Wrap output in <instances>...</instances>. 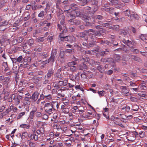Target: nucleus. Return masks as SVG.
Here are the masks:
<instances>
[{
  "mask_svg": "<svg viewBox=\"0 0 147 147\" xmlns=\"http://www.w3.org/2000/svg\"><path fill=\"white\" fill-rule=\"evenodd\" d=\"M45 131L44 128L43 127H41L36 131H34L32 134L29 135V137L30 140H34L35 141H38L41 135L44 134Z\"/></svg>",
  "mask_w": 147,
  "mask_h": 147,
  "instance_id": "1",
  "label": "nucleus"
},
{
  "mask_svg": "<svg viewBox=\"0 0 147 147\" xmlns=\"http://www.w3.org/2000/svg\"><path fill=\"white\" fill-rule=\"evenodd\" d=\"M100 36L101 34L99 31L95 32L92 29H90L88 30H85L84 32L78 33L76 36L77 37H85V36Z\"/></svg>",
  "mask_w": 147,
  "mask_h": 147,
  "instance_id": "2",
  "label": "nucleus"
},
{
  "mask_svg": "<svg viewBox=\"0 0 147 147\" xmlns=\"http://www.w3.org/2000/svg\"><path fill=\"white\" fill-rule=\"evenodd\" d=\"M43 109L46 113L50 115L54 112L52 102L46 103L44 106Z\"/></svg>",
  "mask_w": 147,
  "mask_h": 147,
  "instance_id": "3",
  "label": "nucleus"
},
{
  "mask_svg": "<svg viewBox=\"0 0 147 147\" xmlns=\"http://www.w3.org/2000/svg\"><path fill=\"white\" fill-rule=\"evenodd\" d=\"M12 98L13 104L15 105H18L20 103V100L22 99V96L19 94L15 95L14 94H13Z\"/></svg>",
  "mask_w": 147,
  "mask_h": 147,
  "instance_id": "4",
  "label": "nucleus"
},
{
  "mask_svg": "<svg viewBox=\"0 0 147 147\" xmlns=\"http://www.w3.org/2000/svg\"><path fill=\"white\" fill-rule=\"evenodd\" d=\"M57 53V50L55 49L52 51V53L51 54V56L48 60L45 61L46 63H53L54 61L55 56Z\"/></svg>",
  "mask_w": 147,
  "mask_h": 147,
  "instance_id": "5",
  "label": "nucleus"
},
{
  "mask_svg": "<svg viewBox=\"0 0 147 147\" xmlns=\"http://www.w3.org/2000/svg\"><path fill=\"white\" fill-rule=\"evenodd\" d=\"M82 13L80 11L78 10V9H77L73 11H71V13H67V16L68 17H70L74 18L76 16L80 17Z\"/></svg>",
  "mask_w": 147,
  "mask_h": 147,
  "instance_id": "6",
  "label": "nucleus"
},
{
  "mask_svg": "<svg viewBox=\"0 0 147 147\" xmlns=\"http://www.w3.org/2000/svg\"><path fill=\"white\" fill-rule=\"evenodd\" d=\"M40 93L38 91L34 92L30 96V98L33 102H35L38 99Z\"/></svg>",
  "mask_w": 147,
  "mask_h": 147,
  "instance_id": "7",
  "label": "nucleus"
},
{
  "mask_svg": "<svg viewBox=\"0 0 147 147\" xmlns=\"http://www.w3.org/2000/svg\"><path fill=\"white\" fill-rule=\"evenodd\" d=\"M121 92L125 96H129L130 95L129 90L125 86H121Z\"/></svg>",
  "mask_w": 147,
  "mask_h": 147,
  "instance_id": "8",
  "label": "nucleus"
},
{
  "mask_svg": "<svg viewBox=\"0 0 147 147\" xmlns=\"http://www.w3.org/2000/svg\"><path fill=\"white\" fill-rule=\"evenodd\" d=\"M37 109L36 107H33L32 110L30 112L29 114V118L33 119L35 115V113L37 111Z\"/></svg>",
  "mask_w": 147,
  "mask_h": 147,
  "instance_id": "9",
  "label": "nucleus"
},
{
  "mask_svg": "<svg viewBox=\"0 0 147 147\" xmlns=\"http://www.w3.org/2000/svg\"><path fill=\"white\" fill-rule=\"evenodd\" d=\"M68 37H60V39L62 41H69L71 42H74L76 41L75 37H69L70 40H69Z\"/></svg>",
  "mask_w": 147,
  "mask_h": 147,
  "instance_id": "10",
  "label": "nucleus"
},
{
  "mask_svg": "<svg viewBox=\"0 0 147 147\" xmlns=\"http://www.w3.org/2000/svg\"><path fill=\"white\" fill-rule=\"evenodd\" d=\"M103 7H102L101 9L102 11L105 10L107 11H109V13L112 14L113 13L114 8H107V6H105V4L103 6Z\"/></svg>",
  "mask_w": 147,
  "mask_h": 147,
  "instance_id": "11",
  "label": "nucleus"
},
{
  "mask_svg": "<svg viewBox=\"0 0 147 147\" xmlns=\"http://www.w3.org/2000/svg\"><path fill=\"white\" fill-rule=\"evenodd\" d=\"M70 8L66 10V11H70L71 12V11H73L78 9V6L76 4L74 3L71 4L70 6Z\"/></svg>",
  "mask_w": 147,
  "mask_h": 147,
  "instance_id": "12",
  "label": "nucleus"
},
{
  "mask_svg": "<svg viewBox=\"0 0 147 147\" xmlns=\"http://www.w3.org/2000/svg\"><path fill=\"white\" fill-rule=\"evenodd\" d=\"M130 32V30L128 28H127L124 30H121L120 31V34L121 35H123L124 36H126L127 34H129Z\"/></svg>",
  "mask_w": 147,
  "mask_h": 147,
  "instance_id": "13",
  "label": "nucleus"
},
{
  "mask_svg": "<svg viewBox=\"0 0 147 147\" xmlns=\"http://www.w3.org/2000/svg\"><path fill=\"white\" fill-rule=\"evenodd\" d=\"M52 104L53 106V109H54V111L55 110H57L59 108L60 103L57 102H52Z\"/></svg>",
  "mask_w": 147,
  "mask_h": 147,
  "instance_id": "14",
  "label": "nucleus"
},
{
  "mask_svg": "<svg viewBox=\"0 0 147 147\" xmlns=\"http://www.w3.org/2000/svg\"><path fill=\"white\" fill-rule=\"evenodd\" d=\"M91 8L89 6H87L84 7L83 9V11L85 13H87V14H91Z\"/></svg>",
  "mask_w": 147,
  "mask_h": 147,
  "instance_id": "15",
  "label": "nucleus"
},
{
  "mask_svg": "<svg viewBox=\"0 0 147 147\" xmlns=\"http://www.w3.org/2000/svg\"><path fill=\"white\" fill-rule=\"evenodd\" d=\"M42 45H38L35 47L34 48V51L36 52H41L42 50Z\"/></svg>",
  "mask_w": 147,
  "mask_h": 147,
  "instance_id": "16",
  "label": "nucleus"
},
{
  "mask_svg": "<svg viewBox=\"0 0 147 147\" xmlns=\"http://www.w3.org/2000/svg\"><path fill=\"white\" fill-rule=\"evenodd\" d=\"M54 73V70L53 69H49L48 70V72L47 74V78H51V76L53 75Z\"/></svg>",
  "mask_w": 147,
  "mask_h": 147,
  "instance_id": "17",
  "label": "nucleus"
},
{
  "mask_svg": "<svg viewBox=\"0 0 147 147\" xmlns=\"http://www.w3.org/2000/svg\"><path fill=\"white\" fill-rule=\"evenodd\" d=\"M139 107L137 105H132L131 113H134L133 111H137L138 110Z\"/></svg>",
  "mask_w": 147,
  "mask_h": 147,
  "instance_id": "18",
  "label": "nucleus"
},
{
  "mask_svg": "<svg viewBox=\"0 0 147 147\" xmlns=\"http://www.w3.org/2000/svg\"><path fill=\"white\" fill-rule=\"evenodd\" d=\"M39 79L40 78L36 76H34L30 79V80H32L34 83L36 84L40 81Z\"/></svg>",
  "mask_w": 147,
  "mask_h": 147,
  "instance_id": "19",
  "label": "nucleus"
},
{
  "mask_svg": "<svg viewBox=\"0 0 147 147\" xmlns=\"http://www.w3.org/2000/svg\"><path fill=\"white\" fill-rule=\"evenodd\" d=\"M67 29L65 28H64L63 29V30L62 32L59 34V37H68V36H65L66 33L67 32Z\"/></svg>",
  "mask_w": 147,
  "mask_h": 147,
  "instance_id": "20",
  "label": "nucleus"
},
{
  "mask_svg": "<svg viewBox=\"0 0 147 147\" xmlns=\"http://www.w3.org/2000/svg\"><path fill=\"white\" fill-rule=\"evenodd\" d=\"M20 127L24 128V129L30 128V125L29 124H22L20 125Z\"/></svg>",
  "mask_w": 147,
  "mask_h": 147,
  "instance_id": "21",
  "label": "nucleus"
},
{
  "mask_svg": "<svg viewBox=\"0 0 147 147\" xmlns=\"http://www.w3.org/2000/svg\"><path fill=\"white\" fill-rule=\"evenodd\" d=\"M130 58L134 61H139L140 60V58L138 57L133 55H129Z\"/></svg>",
  "mask_w": 147,
  "mask_h": 147,
  "instance_id": "22",
  "label": "nucleus"
},
{
  "mask_svg": "<svg viewBox=\"0 0 147 147\" xmlns=\"http://www.w3.org/2000/svg\"><path fill=\"white\" fill-rule=\"evenodd\" d=\"M25 59L23 60L24 62L20 64L19 66V68L22 69L23 68L26 67H27V65H28V63L25 61Z\"/></svg>",
  "mask_w": 147,
  "mask_h": 147,
  "instance_id": "23",
  "label": "nucleus"
},
{
  "mask_svg": "<svg viewBox=\"0 0 147 147\" xmlns=\"http://www.w3.org/2000/svg\"><path fill=\"white\" fill-rule=\"evenodd\" d=\"M43 94H45V95L46 97L45 98V100H50L52 99V95L49 94H46L45 92H42Z\"/></svg>",
  "mask_w": 147,
  "mask_h": 147,
  "instance_id": "24",
  "label": "nucleus"
},
{
  "mask_svg": "<svg viewBox=\"0 0 147 147\" xmlns=\"http://www.w3.org/2000/svg\"><path fill=\"white\" fill-rule=\"evenodd\" d=\"M39 57H41L42 58H46L48 57L47 53L45 52L39 53L38 54Z\"/></svg>",
  "mask_w": 147,
  "mask_h": 147,
  "instance_id": "25",
  "label": "nucleus"
},
{
  "mask_svg": "<svg viewBox=\"0 0 147 147\" xmlns=\"http://www.w3.org/2000/svg\"><path fill=\"white\" fill-rule=\"evenodd\" d=\"M114 58L115 61L117 62H119L121 60L120 56L118 55H115Z\"/></svg>",
  "mask_w": 147,
  "mask_h": 147,
  "instance_id": "26",
  "label": "nucleus"
},
{
  "mask_svg": "<svg viewBox=\"0 0 147 147\" xmlns=\"http://www.w3.org/2000/svg\"><path fill=\"white\" fill-rule=\"evenodd\" d=\"M130 107L129 106L126 105L125 106L123 107L121 109L123 110H125V111L127 112H129L130 111L131 112Z\"/></svg>",
  "mask_w": 147,
  "mask_h": 147,
  "instance_id": "27",
  "label": "nucleus"
},
{
  "mask_svg": "<svg viewBox=\"0 0 147 147\" xmlns=\"http://www.w3.org/2000/svg\"><path fill=\"white\" fill-rule=\"evenodd\" d=\"M69 18H70L69 20H68V22L71 25L74 24V17H68Z\"/></svg>",
  "mask_w": 147,
  "mask_h": 147,
  "instance_id": "28",
  "label": "nucleus"
},
{
  "mask_svg": "<svg viewBox=\"0 0 147 147\" xmlns=\"http://www.w3.org/2000/svg\"><path fill=\"white\" fill-rule=\"evenodd\" d=\"M27 42L29 46L32 47L34 43V40L32 38L29 39L27 40Z\"/></svg>",
  "mask_w": 147,
  "mask_h": 147,
  "instance_id": "29",
  "label": "nucleus"
},
{
  "mask_svg": "<svg viewBox=\"0 0 147 147\" xmlns=\"http://www.w3.org/2000/svg\"><path fill=\"white\" fill-rule=\"evenodd\" d=\"M87 68L88 67L85 64H83L80 65V70L85 71V70L87 69Z\"/></svg>",
  "mask_w": 147,
  "mask_h": 147,
  "instance_id": "30",
  "label": "nucleus"
},
{
  "mask_svg": "<svg viewBox=\"0 0 147 147\" xmlns=\"http://www.w3.org/2000/svg\"><path fill=\"white\" fill-rule=\"evenodd\" d=\"M26 112H22L19 114L17 117V119H19L22 118L23 116L25 115Z\"/></svg>",
  "mask_w": 147,
  "mask_h": 147,
  "instance_id": "31",
  "label": "nucleus"
},
{
  "mask_svg": "<svg viewBox=\"0 0 147 147\" xmlns=\"http://www.w3.org/2000/svg\"><path fill=\"white\" fill-rule=\"evenodd\" d=\"M60 17H61L62 19V20H61V19L60 18V19L61 20L60 21V24L62 25H63L64 24L65 22V16H64V15L61 14L60 16Z\"/></svg>",
  "mask_w": 147,
  "mask_h": 147,
  "instance_id": "32",
  "label": "nucleus"
},
{
  "mask_svg": "<svg viewBox=\"0 0 147 147\" xmlns=\"http://www.w3.org/2000/svg\"><path fill=\"white\" fill-rule=\"evenodd\" d=\"M35 115L36 117L37 118H41L42 116V114L41 112L37 111L35 113Z\"/></svg>",
  "mask_w": 147,
  "mask_h": 147,
  "instance_id": "33",
  "label": "nucleus"
},
{
  "mask_svg": "<svg viewBox=\"0 0 147 147\" xmlns=\"http://www.w3.org/2000/svg\"><path fill=\"white\" fill-rule=\"evenodd\" d=\"M110 1L109 4L111 5L117 4L118 3V1L117 0H109Z\"/></svg>",
  "mask_w": 147,
  "mask_h": 147,
  "instance_id": "34",
  "label": "nucleus"
},
{
  "mask_svg": "<svg viewBox=\"0 0 147 147\" xmlns=\"http://www.w3.org/2000/svg\"><path fill=\"white\" fill-rule=\"evenodd\" d=\"M58 117V115L57 113H54L53 115V118L54 120V122L55 123L57 122L58 121L57 119Z\"/></svg>",
  "mask_w": 147,
  "mask_h": 147,
  "instance_id": "35",
  "label": "nucleus"
},
{
  "mask_svg": "<svg viewBox=\"0 0 147 147\" xmlns=\"http://www.w3.org/2000/svg\"><path fill=\"white\" fill-rule=\"evenodd\" d=\"M11 107L9 108H8L6 110V111L4 112L2 114L3 115H5L7 114L9 112L11 111Z\"/></svg>",
  "mask_w": 147,
  "mask_h": 147,
  "instance_id": "36",
  "label": "nucleus"
},
{
  "mask_svg": "<svg viewBox=\"0 0 147 147\" xmlns=\"http://www.w3.org/2000/svg\"><path fill=\"white\" fill-rule=\"evenodd\" d=\"M80 17L82 18L83 20L87 21L88 20V17L86 15L83 14L82 13L81 15V16Z\"/></svg>",
  "mask_w": 147,
  "mask_h": 147,
  "instance_id": "37",
  "label": "nucleus"
},
{
  "mask_svg": "<svg viewBox=\"0 0 147 147\" xmlns=\"http://www.w3.org/2000/svg\"><path fill=\"white\" fill-rule=\"evenodd\" d=\"M24 60V59L23 58V57L21 55L19 56L17 58V62L18 63L22 62Z\"/></svg>",
  "mask_w": 147,
  "mask_h": 147,
  "instance_id": "38",
  "label": "nucleus"
},
{
  "mask_svg": "<svg viewBox=\"0 0 147 147\" xmlns=\"http://www.w3.org/2000/svg\"><path fill=\"white\" fill-rule=\"evenodd\" d=\"M105 91L104 90L98 91V93L99 95V96L101 97H102L104 96L105 94Z\"/></svg>",
  "mask_w": 147,
  "mask_h": 147,
  "instance_id": "39",
  "label": "nucleus"
},
{
  "mask_svg": "<svg viewBox=\"0 0 147 147\" xmlns=\"http://www.w3.org/2000/svg\"><path fill=\"white\" fill-rule=\"evenodd\" d=\"M10 78L9 77H6L5 78L4 81L3 82V84H8L9 80Z\"/></svg>",
  "mask_w": 147,
  "mask_h": 147,
  "instance_id": "40",
  "label": "nucleus"
},
{
  "mask_svg": "<svg viewBox=\"0 0 147 147\" xmlns=\"http://www.w3.org/2000/svg\"><path fill=\"white\" fill-rule=\"evenodd\" d=\"M38 16L42 18H43L45 16V13L44 11H41L38 15Z\"/></svg>",
  "mask_w": 147,
  "mask_h": 147,
  "instance_id": "41",
  "label": "nucleus"
},
{
  "mask_svg": "<svg viewBox=\"0 0 147 147\" xmlns=\"http://www.w3.org/2000/svg\"><path fill=\"white\" fill-rule=\"evenodd\" d=\"M76 64V63L74 61L69 62L67 63L68 66L70 67L72 66H74V65Z\"/></svg>",
  "mask_w": 147,
  "mask_h": 147,
  "instance_id": "42",
  "label": "nucleus"
},
{
  "mask_svg": "<svg viewBox=\"0 0 147 147\" xmlns=\"http://www.w3.org/2000/svg\"><path fill=\"white\" fill-rule=\"evenodd\" d=\"M65 94L60 93H58L57 94V97L59 98L64 97L65 96Z\"/></svg>",
  "mask_w": 147,
  "mask_h": 147,
  "instance_id": "43",
  "label": "nucleus"
},
{
  "mask_svg": "<svg viewBox=\"0 0 147 147\" xmlns=\"http://www.w3.org/2000/svg\"><path fill=\"white\" fill-rule=\"evenodd\" d=\"M3 65L5 67V68L4 69L5 71H6L9 70V68L8 67L7 63V62H4L3 63Z\"/></svg>",
  "mask_w": 147,
  "mask_h": 147,
  "instance_id": "44",
  "label": "nucleus"
},
{
  "mask_svg": "<svg viewBox=\"0 0 147 147\" xmlns=\"http://www.w3.org/2000/svg\"><path fill=\"white\" fill-rule=\"evenodd\" d=\"M16 40L18 42H21L24 40L23 37H16Z\"/></svg>",
  "mask_w": 147,
  "mask_h": 147,
  "instance_id": "45",
  "label": "nucleus"
},
{
  "mask_svg": "<svg viewBox=\"0 0 147 147\" xmlns=\"http://www.w3.org/2000/svg\"><path fill=\"white\" fill-rule=\"evenodd\" d=\"M28 144L30 147H35L36 145L35 143L31 141H30Z\"/></svg>",
  "mask_w": 147,
  "mask_h": 147,
  "instance_id": "46",
  "label": "nucleus"
},
{
  "mask_svg": "<svg viewBox=\"0 0 147 147\" xmlns=\"http://www.w3.org/2000/svg\"><path fill=\"white\" fill-rule=\"evenodd\" d=\"M139 136L140 137L143 138L145 136V133L144 131H141L139 133Z\"/></svg>",
  "mask_w": 147,
  "mask_h": 147,
  "instance_id": "47",
  "label": "nucleus"
},
{
  "mask_svg": "<svg viewBox=\"0 0 147 147\" xmlns=\"http://www.w3.org/2000/svg\"><path fill=\"white\" fill-rule=\"evenodd\" d=\"M70 69L72 72H76L77 70V68L75 66H72L70 67Z\"/></svg>",
  "mask_w": 147,
  "mask_h": 147,
  "instance_id": "48",
  "label": "nucleus"
},
{
  "mask_svg": "<svg viewBox=\"0 0 147 147\" xmlns=\"http://www.w3.org/2000/svg\"><path fill=\"white\" fill-rule=\"evenodd\" d=\"M2 93V94H5V95H9V93L8 91L5 88H3Z\"/></svg>",
  "mask_w": 147,
  "mask_h": 147,
  "instance_id": "49",
  "label": "nucleus"
},
{
  "mask_svg": "<svg viewBox=\"0 0 147 147\" xmlns=\"http://www.w3.org/2000/svg\"><path fill=\"white\" fill-rule=\"evenodd\" d=\"M124 14L126 16H127L128 17L130 16L131 15L130 11L127 9L125 11H124Z\"/></svg>",
  "mask_w": 147,
  "mask_h": 147,
  "instance_id": "50",
  "label": "nucleus"
},
{
  "mask_svg": "<svg viewBox=\"0 0 147 147\" xmlns=\"http://www.w3.org/2000/svg\"><path fill=\"white\" fill-rule=\"evenodd\" d=\"M46 97L45 95V94H43V92H42V93L40 94V98H39L41 100H45V98Z\"/></svg>",
  "mask_w": 147,
  "mask_h": 147,
  "instance_id": "51",
  "label": "nucleus"
},
{
  "mask_svg": "<svg viewBox=\"0 0 147 147\" xmlns=\"http://www.w3.org/2000/svg\"><path fill=\"white\" fill-rule=\"evenodd\" d=\"M8 24V22L7 21H5L3 22H2L0 23V26H4L7 25Z\"/></svg>",
  "mask_w": 147,
  "mask_h": 147,
  "instance_id": "52",
  "label": "nucleus"
},
{
  "mask_svg": "<svg viewBox=\"0 0 147 147\" xmlns=\"http://www.w3.org/2000/svg\"><path fill=\"white\" fill-rule=\"evenodd\" d=\"M85 26H92V24L91 23L88 22L87 21H85V22L84 23Z\"/></svg>",
  "mask_w": 147,
  "mask_h": 147,
  "instance_id": "53",
  "label": "nucleus"
},
{
  "mask_svg": "<svg viewBox=\"0 0 147 147\" xmlns=\"http://www.w3.org/2000/svg\"><path fill=\"white\" fill-rule=\"evenodd\" d=\"M98 7L97 5L94 7L93 10L91 12V14H94V13L98 10Z\"/></svg>",
  "mask_w": 147,
  "mask_h": 147,
  "instance_id": "54",
  "label": "nucleus"
},
{
  "mask_svg": "<svg viewBox=\"0 0 147 147\" xmlns=\"http://www.w3.org/2000/svg\"><path fill=\"white\" fill-rule=\"evenodd\" d=\"M47 20H45L42 22H40L39 24V25L40 26H43L44 25L47 24Z\"/></svg>",
  "mask_w": 147,
  "mask_h": 147,
  "instance_id": "55",
  "label": "nucleus"
},
{
  "mask_svg": "<svg viewBox=\"0 0 147 147\" xmlns=\"http://www.w3.org/2000/svg\"><path fill=\"white\" fill-rule=\"evenodd\" d=\"M91 2L92 4L95 5L96 6L97 5L98 3V1L95 0H93L92 1H91Z\"/></svg>",
  "mask_w": 147,
  "mask_h": 147,
  "instance_id": "56",
  "label": "nucleus"
},
{
  "mask_svg": "<svg viewBox=\"0 0 147 147\" xmlns=\"http://www.w3.org/2000/svg\"><path fill=\"white\" fill-rule=\"evenodd\" d=\"M43 119L46 120L48 118V115L46 114L42 115V117H41Z\"/></svg>",
  "mask_w": 147,
  "mask_h": 147,
  "instance_id": "57",
  "label": "nucleus"
},
{
  "mask_svg": "<svg viewBox=\"0 0 147 147\" xmlns=\"http://www.w3.org/2000/svg\"><path fill=\"white\" fill-rule=\"evenodd\" d=\"M105 50H106V51H102V52H101L100 53V55H101L102 56H103L105 55L107 53H106V52H108L109 51L107 50V49H106Z\"/></svg>",
  "mask_w": 147,
  "mask_h": 147,
  "instance_id": "58",
  "label": "nucleus"
},
{
  "mask_svg": "<svg viewBox=\"0 0 147 147\" xmlns=\"http://www.w3.org/2000/svg\"><path fill=\"white\" fill-rule=\"evenodd\" d=\"M140 87L141 90H145L146 88V86L143 84H140Z\"/></svg>",
  "mask_w": 147,
  "mask_h": 147,
  "instance_id": "59",
  "label": "nucleus"
},
{
  "mask_svg": "<svg viewBox=\"0 0 147 147\" xmlns=\"http://www.w3.org/2000/svg\"><path fill=\"white\" fill-rule=\"evenodd\" d=\"M110 43V42L107 40H102L101 41V43L102 44L104 43L108 45H109Z\"/></svg>",
  "mask_w": 147,
  "mask_h": 147,
  "instance_id": "60",
  "label": "nucleus"
},
{
  "mask_svg": "<svg viewBox=\"0 0 147 147\" xmlns=\"http://www.w3.org/2000/svg\"><path fill=\"white\" fill-rule=\"evenodd\" d=\"M43 38V37H38L36 39V41L38 42H42L44 40Z\"/></svg>",
  "mask_w": 147,
  "mask_h": 147,
  "instance_id": "61",
  "label": "nucleus"
},
{
  "mask_svg": "<svg viewBox=\"0 0 147 147\" xmlns=\"http://www.w3.org/2000/svg\"><path fill=\"white\" fill-rule=\"evenodd\" d=\"M131 28L130 29L131 30L132 32L134 34H136V31L135 28L132 26H131Z\"/></svg>",
  "mask_w": 147,
  "mask_h": 147,
  "instance_id": "62",
  "label": "nucleus"
},
{
  "mask_svg": "<svg viewBox=\"0 0 147 147\" xmlns=\"http://www.w3.org/2000/svg\"><path fill=\"white\" fill-rule=\"evenodd\" d=\"M74 24L76 25H79L80 23V20L74 19Z\"/></svg>",
  "mask_w": 147,
  "mask_h": 147,
  "instance_id": "63",
  "label": "nucleus"
},
{
  "mask_svg": "<svg viewBox=\"0 0 147 147\" xmlns=\"http://www.w3.org/2000/svg\"><path fill=\"white\" fill-rule=\"evenodd\" d=\"M119 26L118 25L114 26L113 27V29L116 30H117L119 29Z\"/></svg>",
  "mask_w": 147,
  "mask_h": 147,
  "instance_id": "64",
  "label": "nucleus"
}]
</instances>
